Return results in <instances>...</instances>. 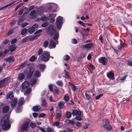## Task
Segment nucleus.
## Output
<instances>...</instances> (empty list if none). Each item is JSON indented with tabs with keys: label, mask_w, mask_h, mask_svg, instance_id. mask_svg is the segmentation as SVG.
I'll return each instance as SVG.
<instances>
[{
	"label": "nucleus",
	"mask_w": 132,
	"mask_h": 132,
	"mask_svg": "<svg viewBox=\"0 0 132 132\" xmlns=\"http://www.w3.org/2000/svg\"><path fill=\"white\" fill-rule=\"evenodd\" d=\"M35 30V29L32 27L29 28L28 30V32L30 33H32Z\"/></svg>",
	"instance_id": "nucleus-43"
},
{
	"label": "nucleus",
	"mask_w": 132,
	"mask_h": 132,
	"mask_svg": "<svg viewBox=\"0 0 132 132\" xmlns=\"http://www.w3.org/2000/svg\"><path fill=\"white\" fill-rule=\"evenodd\" d=\"M56 23L57 28L60 30L61 28L63 23V19L61 16H59L57 18Z\"/></svg>",
	"instance_id": "nucleus-4"
},
{
	"label": "nucleus",
	"mask_w": 132,
	"mask_h": 132,
	"mask_svg": "<svg viewBox=\"0 0 132 132\" xmlns=\"http://www.w3.org/2000/svg\"><path fill=\"white\" fill-rule=\"evenodd\" d=\"M1 125L2 129L4 130H8L10 127L11 125L7 116H5L2 118Z\"/></svg>",
	"instance_id": "nucleus-1"
},
{
	"label": "nucleus",
	"mask_w": 132,
	"mask_h": 132,
	"mask_svg": "<svg viewBox=\"0 0 132 132\" xmlns=\"http://www.w3.org/2000/svg\"><path fill=\"white\" fill-rule=\"evenodd\" d=\"M107 60V59L104 57H101L98 59L99 62L104 65L106 64Z\"/></svg>",
	"instance_id": "nucleus-7"
},
{
	"label": "nucleus",
	"mask_w": 132,
	"mask_h": 132,
	"mask_svg": "<svg viewBox=\"0 0 132 132\" xmlns=\"http://www.w3.org/2000/svg\"><path fill=\"white\" fill-rule=\"evenodd\" d=\"M104 123H106L103 125V127L106 130H109L112 129V127L109 124V121L108 119L104 120Z\"/></svg>",
	"instance_id": "nucleus-5"
},
{
	"label": "nucleus",
	"mask_w": 132,
	"mask_h": 132,
	"mask_svg": "<svg viewBox=\"0 0 132 132\" xmlns=\"http://www.w3.org/2000/svg\"><path fill=\"white\" fill-rule=\"evenodd\" d=\"M62 116V114L60 113L59 112L57 113L56 115V117L57 119H59L61 118Z\"/></svg>",
	"instance_id": "nucleus-36"
},
{
	"label": "nucleus",
	"mask_w": 132,
	"mask_h": 132,
	"mask_svg": "<svg viewBox=\"0 0 132 132\" xmlns=\"http://www.w3.org/2000/svg\"><path fill=\"white\" fill-rule=\"evenodd\" d=\"M56 83L57 84L60 86H62L63 84L62 81L60 80L57 81Z\"/></svg>",
	"instance_id": "nucleus-49"
},
{
	"label": "nucleus",
	"mask_w": 132,
	"mask_h": 132,
	"mask_svg": "<svg viewBox=\"0 0 132 132\" xmlns=\"http://www.w3.org/2000/svg\"><path fill=\"white\" fill-rule=\"evenodd\" d=\"M6 98L10 99H13L14 98L13 92L12 91L10 92L7 95Z\"/></svg>",
	"instance_id": "nucleus-15"
},
{
	"label": "nucleus",
	"mask_w": 132,
	"mask_h": 132,
	"mask_svg": "<svg viewBox=\"0 0 132 132\" xmlns=\"http://www.w3.org/2000/svg\"><path fill=\"white\" fill-rule=\"evenodd\" d=\"M64 74L65 75V78H69V73L66 70H65L64 71Z\"/></svg>",
	"instance_id": "nucleus-42"
},
{
	"label": "nucleus",
	"mask_w": 132,
	"mask_h": 132,
	"mask_svg": "<svg viewBox=\"0 0 132 132\" xmlns=\"http://www.w3.org/2000/svg\"><path fill=\"white\" fill-rule=\"evenodd\" d=\"M44 8L43 7H41L37 9L36 12L37 14L38 15H40L41 16V14L43 13L44 12Z\"/></svg>",
	"instance_id": "nucleus-10"
},
{
	"label": "nucleus",
	"mask_w": 132,
	"mask_h": 132,
	"mask_svg": "<svg viewBox=\"0 0 132 132\" xmlns=\"http://www.w3.org/2000/svg\"><path fill=\"white\" fill-rule=\"evenodd\" d=\"M31 19H35L38 16V15L37 14L36 11L35 10H33L31 12L30 14Z\"/></svg>",
	"instance_id": "nucleus-6"
},
{
	"label": "nucleus",
	"mask_w": 132,
	"mask_h": 132,
	"mask_svg": "<svg viewBox=\"0 0 132 132\" xmlns=\"http://www.w3.org/2000/svg\"><path fill=\"white\" fill-rule=\"evenodd\" d=\"M114 74L112 71L107 73V76L109 78L114 79Z\"/></svg>",
	"instance_id": "nucleus-16"
},
{
	"label": "nucleus",
	"mask_w": 132,
	"mask_h": 132,
	"mask_svg": "<svg viewBox=\"0 0 132 132\" xmlns=\"http://www.w3.org/2000/svg\"><path fill=\"white\" fill-rule=\"evenodd\" d=\"M43 52V50L41 48H39L38 50V54L40 55Z\"/></svg>",
	"instance_id": "nucleus-56"
},
{
	"label": "nucleus",
	"mask_w": 132,
	"mask_h": 132,
	"mask_svg": "<svg viewBox=\"0 0 132 132\" xmlns=\"http://www.w3.org/2000/svg\"><path fill=\"white\" fill-rule=\"evenodd\" d=\"M48 23L47 22H45L43 23L42 24V26L43 27H45L47 26H48Z\"/></svg>",
	"instance_id": "nucleus-55"
},
{
	"label": "nucleus",
	"mask_w": 132,
	"mask_h": 132,
	"mask_svg": "<svg viewBox=\"0 0 132 132\" xmlns=\"http://www.w3.org/2000/svg\"><path fill=\"white\" fill-rule=\"evenodd\" d=\"M34 68L33 67H31L30 69L29 73L27 76L28 78H30L32 75L34 71Z\"/></svg>",
	"instance_id": "nucleus-12"
},
{
	"label": "nucleus",
	"mask_w": 132,
	"mask_h": 132,
	"mask_svg": "<svg viewBox=\"0 0 132 132\" xmlns=\"http://www.w3.org/2000/svg\"><path fill=\"white\" fill-rule=\"evenodd\" d=\"M93 46V44L92 43H89L84 45L83 46V47L84 48L87 49L88 50H89Z\"/></svg>",
	"instance_id": "nucleus-9"
},
{
	"label": "nucleus",
	"mask_w": 132,
	"mask_h": 132,
	"mask_svg": "<svg viewBox=\"0 0 132 132\" xmlns=\"http://www.w3.org/2000/svg\"><path fill=\"white\" fill-rule=\"evenodd\" d=\"M46 129V132H53V128L49 127H48Z\"/></svg>",
	"instance_id": "nucleus-39"
},
{
	"label": "nucleus",
	"mask_w": 132,
	"mask_h": 132,
	"mask_svg": "<svg viewBox=\"0 0 132 132\" xmlns=\"http://www.w3.org/2000/svg\"><path fill=\"white\" fill-rule=\"evenodd\" d=\"M72 113L73 116H81L82 115L81 112L80 111L77 110L73 111Z\"/></svg>",
	"instance_id": "nucleus-11"
},
{
	"label": "nucleus",
	"mask_w": 132,
	"mask_h": 132,
	"mask_svg": "<svg viewBox=\"0 0 132 132\" xmlns=\"http://www.w3.org/2000/svg\"><path fill=\"white\" fill-rule=\"evenodd\" d=\"M24 103V101L23 100H21L18 103V105H21L23 104Z\"/></svg>",
	"instance_id": "nucleus-46"
},
{
	"label": "nucleus",
	"mask_w": 132,
	"mask_h": 132,
	"mask_svg": "<svg viewBox=\"0 0 132 132\" xmlns=\"http://www.w3.org/2000/svg\"><path fill=\"white\" fill-rule=\"evenodd\" d=\"M34 76L36 77H39L41 76V73L38 71H36L34 73Z\"/></svg>",
	"instance_id": "nucleus-27"
},
{
	"label": "nucleus",
	"mask_w": 132,
	"mask_h": 132,
	"mask_svg": "<svg viewBox=\"0 0 132 132\" xmlns=\"http://www.w3.org/2000/svg\"><path fill=\"white\" fill-rule=\"evenodd\" d=\"M28 24V23H25L22 24L21 25V27L22 28H24L25 27L27 26Z\"/></svg>",
	"instance_id": "nucleus-64"
},
{
	"label": "nucleus",
	"mask_w": 132,
	"mask_h": 132,
	"mask_svg": "<svg viewBox=\"0 0 132 132\" xmlns=\"http://www.w3.org/2000/svg\"><path fill=\"white\" fill-rule=\"evenodd\" d=\"M46 115L44 113H41L40 114V115L39 116V117H46Z\"/></svg>",
	"instance_id": "nucleus-52"
},
{
	"label": "nucleus",
	"mask_w": 132,
	"mask_h": 132,
	"mask_svg": "<svg viewBox=\"0 0 132 132\" xmlns=\"http://www.w3.org/2000/svg\"><path fill=\"white\" fill-rule=\"evenodd\" d=\"M39 128L42 132H46V131L42 127H39Z\"/></svg>",
	"instance_id": "nucleus-53"
},
{
	"label": "nucleus",
	"mask_w": 132,
	"mask_h": 132,
	"mask_svg": "<svg viewBox=\"0 0 132 132\" xmlns=\"http://www.w3.org/2000/svg\"><path fill=\"white\" fill-rule=\"evenodd\" d=\"M28 31V29H23L21 31V34L22 35H26Z\"/></svg>",
	"instance_id": "nucleus-32"
},
{
	"label": "nucleus",
	"mask_w": 132,
	"mask_h": 132,
	"mask_svg": "<svg viewBox=\"0 0 132 132\" xmlns=\"http://www.w3.org/2000/svg\"><path fill=\"white\" fill-rule=\"evenodd\" d=\"M24 9H21L18 12V14L20 15H21L23 12Z\"/></svg>",
	"instance_id": "nucleus-59"
},
{
	"label": "nucleus",
	"mask_w": 132,
	"mask_h": 132,
	"mask_svg": "<svg viewBox=\"0 0 132 132\" xmlns=\"http://www.w3.org/2000/svg\"><path fill=\"white\" fill-rule=\"evenodd\" d=\"M31 89L30 88H27L25 92L24 93V95H27L30 94L31 91Z\"/></svg>",
	"instance_id": "nucleus-26"
},
{
	"label": "nucleus",
	"mask_w": 132,
	"mask_h": 132,
	"mask_svg": "<svg viewBox=\"0 0 132 132\" xmlns=\"http://www.w3.org/2000/svg\"><path fill=\"white\" fill-rule=\"evenodd\" d=\"M27 63L26 62H24L22 63L19 67L17 69L18 70L20 69L23 68L25 67L27 65Z\"/></svg>",
	"instance_id": "nucleus-24"
},
{
	"label": "nucleus",
	"mask_w": 132,
	"mask_h": 132,
	"mask_svg": "<svg viewBox=\"0 0 132 132\" xmlns=\"http://www.w3.org/2000/svg\"><path fill=\"white\" fill-rule=\"evenodd\" d=\"M42 31V29L38 30H37V31L34 34H38L39 33L41 32Z\"/></svg>",
	"instance_id": "nucleus-61"
},
{
	"label": "nucleus",
	"mask_w": 132,
	"mask_h": 132,
	"mask_svg": "<svg viewBox=\"0 0 132 132\" xmlns=\"http://www.w3.org/2000/svg\"><path fill=\"white\" fill-rule=\"evenodd\" d=\"M14 3V2H12L9 4L7 5H5V6H3L0 9V10H2L4 9H5V8L9 6H10V5H11L12 4H13Z\"/></svg>",
	"instance_id": "nucleus-35"
},
{
	"label": "nucleus",
	"mask_w": 132,
	"mask_h": 132,
	"mask_svg": "<svg viewBox=\"0 0 132 132\" xmlns=\"http://www.w3.org/2000/svg\"><path fill=\"white\" fill-rule=\"evenodd\" d=\"M49 43V42L47 40H46L43 43V46L45 48H46Z\"/></svg>",
	"instance_id": "nucleus-37"
},
{
	"label": "nucleus",
	"mask_w": 132,
	"mask_h": 132,
	"mask_svg": "<svg viewBox=\"0 0 132 132\" xmlns=\"http://www.w3.org/2000/svg\"><path fill=\"white\" fill-rule=\"evenodd\" d=\"M10 79V78L9 77H7L5 79L1 80L0 81V83H5L7 81L9 80Z\"/></svg>",
	"instance_id": "nucleus-29"
},
{
	"label": "nucleus",
	"mask_w": 132,
	"mask_h": 132,
	"mask_svg": "<svg viewBox=\"0 0 132 132\" xmlns=\"http://www.w3.org/2000/svg\"><path fill=\"white\" fill-rule=\"evenodd\" d=\"M56 46V44L53 40H51L50 43L49 48H54Z\"/></svg>",
	"instance_id": "nucleus-13"
},
{
	"label": "nucleus",
	"mask_w": 132,
	"mask_h": 132,
	"mask_svg": "<svg viewBox=\"0 0 132 132\" xmlns=\"http://www.w3.org/2000/svg\"><path fill=\"white\" fill-rule=\"evenodd\" d=\"M61 124V123L59 122V121H57L56 122H54L53 123V125H55L57 126L59 125L60 124Z\"/></svg>",
	"instance_id": "nucleus-47"
},
{
	"label": "nucleus",
	"mask_w": 132,
	"mask_h": 132,
	"mask_svg": "<svg viewBox=\"0 0 132 132\" xmlns=\"http://www.w3.org/2000/svg\"><path fill=\"white\" fill-rule=\"evenodd\" d=\"M29 125V122L26 121L22 125L21 128V130L22 131H24L27 130Z\"/></svg>",
	"instance_id": "nucleus-8"
},
{
	"label": "nucleus",
	"mask_w": 132,
	"mask_h": 132,
	"mask_svg": "<svg viewBox=\"0 0 132 132\" xmlns=\"http://www.w3.org/2000/svg\"><path fill=\"white\" fill-rule=\"evenodd\" d=\"M46 19V16L45 15L43 17H42L41 18H38V19H36V21H39L40 20H43L44 21Z\"/></svg>",
	"instance_id": "nucleus-34"
},
{
	"label": "nucleus",
	"mask_w": 132,
	"mask_h": 132,
	"mask_svg": "<svg viewBox=\"0 0 132 132\" xmlns=\"http://www.w3.org/2000/svg\"><path fill=\"white\" fill-rule=\"evenodd\" d=\"M54 90L56 94H59L60 93V91L58 89L57 87H56L54 89Z\"/></svg>",
	"instance_id": "nucleus-54"
},
{
	"label": "nucleus",
	"mask_w": 132,
	"mask_h": 132,
	"mask_svg": "<svg viewBox=\"0 0 132 132\" xmlns=\"http://www.w3.org/2000/svg\"><path fill=\"white\" fill-rule=\"evenodd\" d=\"M5 61L10 63L13 62L14 61V57L12 56H10L8 58L5 59Z\"/></svg>",
	"instance_id": "nucleus-20"
},
{
	"label": "nucleus",
	"mask_w": 132,
	"mask_h": 132,
	"mask_svg": "<svg viewBox=\"0 0 132 132\" xmlns=\"http://www.w3.org/2000/svg\"><path fill=\"white\" fill-rule=\"evenodd\" d=\"M10 49L9 50L11 52H12L16 48V47L13 46H11L10 47Z\"/></svg>",
	"instance_id": "nucleus-38"
},
{
	"label": "nucleus",
	"mask_w": 132,
	"mask_h": 132,
	"mask_svg": "<svg viewBox=\"0 0 132 132\" xmlns=\"http://www.w3.org/2000/svg\"><path fill=\"white\" fill-rule=\"evenodd\" d=\"M81 116H76L75 118L76 120L79 121H81L82 120V119L81 117Z\"/></svg>",
	"instance_id": "nucleus-51"
},
{
	"label": "nucleus",
	"mask_w": 132,
	"mask_h": 132,
	"mask_svg": "<svg viewBox=\"0 0 132 132\" xmlns=\"http://www.w3.org/2000/svg\"><path fill=\"white\" fill-rule=\"evenodd\" d=\"M42 105L45 107H46L48 105L45 100H43L42 101Z\"/></svg>",
	"instance_id": "nucleus-31"
},
{
	"label": "nucleus",
	"mask_w": 132,
	"mask_h": 132,
	"mask_svg": "<svg viewBox=\"0 0 132 132\" xmlns=\"http://www.w3.org/2000/svg\"><path fill=\"white\" fill-rule=\"evenodd\" d=\"M70 56L68 55H65L63 58V59L66 61H68L70 59Z\"/></svg>",
	"instance_id": "nucleus-44"
},
{
	"label": "nucleus",
	"mask_w": 132,
	"mask_h": 132,
	"mask_svg": "<svg viewBox=\"0 0 132 132\" xmlns=\"http://www.w3.org/2000/svg\"><path fill=\"white\" fill-rule=\"evenodd\" d=\"M67 104L69 105H73V107H75L76 106L75 103L72 100L70 101Z\"/></svg>",
	"instance_id": "nucleus-40"
},
{
	"label": "nucleus",
	"mask_w": 132,
	"mask_h": 132,
	"mask_svg": "<svg viewBox=\"0 0 132 132\" xmlns=\"http://www.w3.org/2000/svg\"><path fill=\"white\" fill-rule=\"evenodd\" d=\"M41 109V107L40 105H36L33 107L32 110L35 112H37Z\"/></svg>",
	"instance_id": "nucleus-19"
},
{
	"label": "nucleus",
	"mask_w": 132,
	"mask_h": 132,
	"mask_svg": "<svg viewBox=\"0 0 132 132\" xmlns=\"http://www.w3.org/2000/svg\"><path fill=\"white\" fill-rule=\"evenodd\" d=\"M72 114L69 111H67L66 113V116L68 118H69L71 117Z\"/></svg>",
	"instance_id": "nucleus-33"
},
{
	"label": "nucleus",
	"mask_w": 132,
	"mask_h": 132,
	"mask_svg": "<svg viewBox=\"0 0 132 132\" xmlns=\"http://www.w3.org/2000/svg\"><path fill=\"white\" fill-rule=\"evenodd\" d=\"M68 123L74 125L75 123V122L74 120V119L69 120L68 121Z\"/></svg>",
	"instance_id": "nucleus-41"
},
{
	"label": "nucleus",
	"mask_w": 132,
	"mask_h": 132,
	"mask_svg": "<svg viewBox=\"0 0 132 132\" xmlns=\"http://www.w3.org/2000/svg\"><path fill=\"white\" fill-rule=\"evenodd\" d=\"M56 15L55 14H54L53 13H51L49 15V16L50 17L52 18L50 20V22L51 23L54 22H55V20L54 18L55 17Z\"/></svg>",
	"instance_id": "nucleus-14"
},
{
	"label": "nucleus",
	"mask_w": 132,
	"mask_h": 132,
	"mask_svg": "<svg viewBox=\"0 0 132 132\" xmlns=\"http://www.w3.org/2000/svg\"><path fill=\"white\" fill-rule=\"evenodd\" d=\"M58 105L60 109H63L64 107V103L62 101H61L59 103Z\"/></svg>",
	"instance_id": "nucleus-28"
},
{
	"label": "nucleus",
	"mask_w": 132,
	"mask_h": 132,
	"mask_svg": "<svg viewBox=\"0 0 132 132\" xmlns=\"http://www.w3.org/2000/svg\"><path fill=\"white\" fill-rule=\"evenodd\" d=\"M23 22V19L22 18L20 19L18 21V24L19 25L21 24Z\"/></svg>",
	"instance_id": "nucleus-45"
},
{
	"label": "nucleus",
	"mask_w": 132,
	"mask_h": 132,
	"mask_svg": "<svg viewBox=\"0 0 132 132\" xmlns=\"http://www.w3.org/2000/svg\"><path fill=\"white\" fill-rule=\"evenodd\" d=\"M37 81V79L34 78H32L30 82V84L32 85L35 84Z\"/></svg>",
	"instance_id": "nucleus-25"
},
{
	"label": "nucleus",
	"mask_w": 132,
	"mask_h": 132,
	"mask_svg": "<svg viewBox=\"0 0 132 132\" xmlns=\"http://www.w3.org/2000/svg\"><path fill=\"white\" fill-rule=\"evenodd\" d=\"M17 100H11L10 103L12 107H14L16 105Z\"/></svg>",
	"instance_id": "nucleus-22"
},
{
	"label": "nucleus",
	"mask_w": 132,
	"mask_h": 132,
	"mask_svg": "<svg viewBox=\"0 0 132 132\" xmlns=\"http://www.w3.org/2000/svg\"><path fill=\"white\" fill-rule=\"evenodd\" d=\"M48 32L49 34L51 35H54L53 37V39L54 40H56L58 39L59 37V32H56V29L54 26H51L48 28Z\"/></svg>",
	"instance_id": "nucleus-2"
},
{
	"label": "nucleus",
	"mask_w": 132,
	"mask_h": 132,
	"mask_svg": "<svg viewBox=\"0 0 132 132\" xmlns=\"http://www.w3.org/2000/svg\"><path fill=\"white\" fill-rule=\"evenodd\" d=\"M48 87L49 90L51 92H53L52 89L53 85L52 84H50L48 86Z\"/></svg>",
	"instance_id": "nucleus-57"
},
{
	"label": "nucleus",
	"mask_w": 132,
	"mask_h": 132,
	"mask_svg": "<svg viewBox=\"0 0 132 132\" xmlns=\"http://www.w3.org/2000/svg\"><path fill=\"white\" fill-rule=\"evenodd\" d=\"M24 77V75L23 73H19L18 75L17 79L18 80H23Z\"/></svg>",
	"instance_id": "nucleus-17"
},
{
	"label": "nucleus",
	"mask_w": 132,
	"mask_h": 132,
	"mask_svg": "<svg viewBox=\"0 0 132 132\" xmlns=\"http://www.w3.org/2000/svg\"><path fill=\"white\" fill-rule=\"evenodd\" d=\"M36 59V57L34 56H32L30 58L29 60L31 61H34Z\"/></svg>",
	"instance_id": "nucleus-50"
},
{
	"label": "nucleus",
	"mask_w": 132,
	"mask_h": 132,
	"mask_svg": "<svg viewBox=\"0 0 132 132\" xmlns=\"http://www.w3.org/2000/svg\"><path fill=\"white\" fill-rule=\"evenodd\" d=\"M76 125L78 127H81L82 126V124L80 122H78L76 123Z\"/></svg>",
	"instance_id": "nucleus-58"
},
{
	"label": "nucleus",
	"mask_w": 132,
	"mask_h": 132,
	"mask_svg": "<svg viewBox=\"0 0 132 132\" xmlns=\"http://www.w3.org/2000/svg\"><path fill=\"white\" fill-rule=\"evenodd\" d=\"M69 84L71 86V87L72 90L74 92H75L77 88L76 87L73 83L71 82H69Z\"/></svg>",
	"instance_id": "nucleus-21"
},
{
	"label": "nucleus",
	"mask_w": 132,
	"mask_h": 132,
	"mask_svg": "<svg viewBox=\"0 0 132 132\" xmlns=\"http://www.w3.org/2000/svg\"><path fill=\"white\" fill-rule=\"evenodd\" d=\"M72 43L74 44H76L77 43V41L76 39H73L72 40Z\"/></svg>",
	"instance_id": "nucleus-62"
},
{
	"label": "nucleus",
	"mask_w": 132,
	"mask_h": 132,
	"mask_svg": "<svg viewBox=\"0 0 132 132\" xmlns=\"http://www.w3.org/2000/svg\"><path fill=\"white\" fill-rule=\"evenodd\" d=\"M50 55V54L49 52L45 51L39 57V58L41 61L47 62L49 60Z\"/></svg>",
	"instance_id": "nucleus-3"
},
{
	"label": "nucleus",
	"mask_w": 132,
	"mask_h": 132,
	"mask_svg": "<svg viewBox=\"0 0 132 132\" xmlns=\"http://www.w3.org/2000/svg\"><path fill=\"white\" fill-rule=\"evenodd\" d=\"M9 110V107L7 105H5L3 108V112L4 113H6L8 112Z\"/></svg>",
	"instance_id": "nucleus-23"
},
{
	"label": "nucleus",
	"mask_w": 132,
	"mask_h": 132,
	"mask_svg": "<svg viewBox=\"0 0 132 132\" xmlns=\"http://www.w3.org/2000/svg\"><path fill=\"white\" fill-rule=\"evenodd\" d=\"M39 67H40L42 72H43L44 69L46 67V65L43 64H40L39 65Z\"/></svg>",
	"instance_id": "nucleus-30"
},
{
	"label": "nucleus",
	"mask_w": 132,
	"mask_h": 132,
	"mask_svg": "<svg viewBox=\"0 0 132 132\" xmlns=\"http://www.w3.org/2000/svg\"><path fill=\"white\" fill-rule=\"evenodd\" d=\"M69 97L68 94H66L64 96L63 99H69Z\"/></svg>",
	"instance_id": "nucleus-60"
},
{
	"label": "nucleus",
	"mask_w": 132,
	"mask_h": 132,
	"mask_svg": "<svg viewBox=\"0 0 132 132\" xmlns=\"http://www.w3.org/2000/svg\"><path fill=\"white\" fill-rule=\"evenodd\" d=\"M29 83L27 81H25L23 82L22 84V87L23 89L26 88L29 85Z\"/></svg>",
	"instance_id": "nucleus-18"
},
{
	"label": "nucleus",
	"mask_w": 132,
	"mask_h": 132,
	"mask_svg": "<svg viewBox=\"0 0 132 132\" xmlns=\"http://www.w3.org/2000/svg\"><path fill=\"white\" fill-rule=\"evenodd\" d=\"M34 28L35 30V29L37 28L38 27V25L37 24H35L32 26Z\"/></svg>",
	"instance_id": "nucleus-63"
},
{
	"label": "nucleus",
	"mask_w": 132,
	"mask_h": 132,
	"mask_svg": "<svg viewBox=\"0 0 132 132\" xmlns=\"http://www.w3.org/2000/svg\"><path fill=\"white\" fill-rule=\"evenodd\" d=\"M30 126L32 128H34L36 127V125L35 123L31 122L30 124Z\"/></svg>",
	"instance_id": "nucleus-48"
}]
</instances>
